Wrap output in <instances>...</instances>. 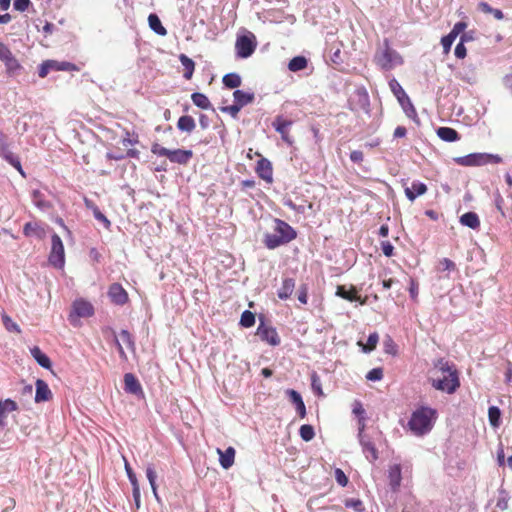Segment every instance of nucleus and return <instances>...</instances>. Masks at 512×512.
I'll return each instance as SVG.
<instances>
[{
  "mask_svg": "<svg viewBox=\"0 0 512 512\" xmlns=\"http://www.w3.org/2000/svg\"><path fill=\"white\" fill-rule=\"evenodd\" d=\"M437 411L428 406H421L412 412L407 423L408 430L416 437H423L431 432L437 420Z\"/></svg>",
  "mask_w": 512,
  "mask_h": 512,
  "instance_id": "obj_1",
  "label": "nucleus"
},
{
  "mask_svg": "<svg viewBox=\"0 0 512 512\" xmlns=\"http://www.w3.org/2000/svg\"><path fill=\"white\" fill-rule=\"evenodd\" d=\"M374 60L376 65L385 71H390L403 64L402 56L396 50L392 49L387 41H385L384 46L376 52Z\"/></svg>",
  "mask_w": 512,
  "mask_h": 512,
  "instance_id": "obj_2",
  "label": "nucleus"
},
{
  "mask_svg": "<svg viewBox=\"0 0 512 512\" xmlns=\"http://www.w3.org/2000/svg\"><path fill=\"white\" fill-rule=\"evenodd\" d=\"M454 162L465 167L482 166L488 163H501L502 158L497 154L471 153L465 156L455 157Z\"/></svg>",
  "mask_w": 512,
  "mask_h": 512,
  "instance_id": "obj_3",
  "label": "nucleus"
},
{
  "mask_svg": "<svg viewBox=\"0 0 512 512\" xmlns=\"http://www.w3.org/2000/svg\"><path fill=\"white\" fill-rule=\"evenodd\" d=\"M256 46V37L253 33L248 32L245 35L237 37L235 43L236 54L239 58H248L254 53Z\"/></svg>",
  "mask_w": 512,
  "mask_h": 512,
  "instance_id": "obj_4",
  "label": "nucleus"
},
{
  "mask_svg": "<svg viewBox=\"0 0 512 512\" xmlns=\"http://www.w3.org/2000/svg\"><path fill=\"white\" fill-rule=\"evenodd\" d=\"M49 263L58 269L63 268L65 264L64 245L61 238L57 234H53L51 238Z\"/></svg>",
  "mask_w": 512,
  "mask_h": 512,
  "instance_id": "obj_5",
  "label": "nucleus"
},
{
  "mask_svg": "<svg viewBox=\"0 0 512 512\" xmlns=\"http://www.w3.org/2000/svg\"><path fill=\"white\" fill-rule=\"evenodd\" d=\"M431 385L436 390L452 394L460 386L459 376L458 374H452V377L449 375H443L441 378L432 379Z\"/></svg>",
  "mask_w": 512,
  "mask_h": 512,
  "instance_id": "obj_6",
  "label": "nucleus"
},
{
  "mask_svg": "<svg viewBox=\"0 0 512 512\" xmlns=\"http://www.w3.org/2000/svg\"><path fill=\"white\" fill-rule=\"evenodd\" d=\"M94 313V307L90 302L78 299L73 303V313L70 314L69 320L72 325H78V317H90Z\"/></svg>",
  "mask_w": 512,
  "mask_h": 512,
  "instance_id": "obj_7",
  "label": "nucleus"
},
{
  "mask_svg": "<svg viewBox=\"0 0 512 512\" xmlns=\"http://www.w3.org/2000/svg\"><path fill=\"white\" fill-rule=\"evenodd\" d=\"M0 156L5 159L9 164L15 167L22 175L24 172L21 167L20 160L10 150V143L8 142L7 136L0 131Z\"/></svg>",
  "mask_w": 512,
  "mask_h": 512,
  "instance_id": "obj_8",
  "label": "nucleus"
},
{
  "mask_svg": "<svg viewBox=\"0 0 512 512\" xmlns=\"http://www.w3.org/2000/svg\"><path fill=\"white\" fill-rule=\"evenodd\" d=\"M0 60L4 63L8 74H16L22 68L10 49L2 42H0Z\"/></svg>",
  "mask_w": 512,
  "mask_h": 512,
  "instance_id": "obj_9",
  "label": "nucleus"
},
{
  "mask_svg": "<svg viewBox=\"0 0 512 512\" xmlns=\"http://www.w3.org/2000/svg\"><path fill=\"white\" fill-rule=\"evenodd\" d=\"M256 335L272 346L280 344V338L275 328L266 325L263 321L259 324Z\"/></svg>",
  "mask_w": 512,
  "mask_h": 512,
  "instance_id": "obj_10",
  "label": "nucleus"
},
{
  "mask_svg": "<svg viewBox=\"0 0 512 512\" xmlns=\"http://www.w3.org/2000/svg\"><path fill=\"white\" fill-rule=\"evenodd\" d=\"M292 124L293 122L291 120L285 119L283 116H277L272 122V127L281 135L282 140L288 144H292V140L289 136V129Z\"/></svg>",
  "mask_w": 512,
  "mask_h": 512,
  "instance_id": "obj_11",
  "label": "nucleus"
},
{
  "mask_svg": "<svg viewBox=\"0 0 512 512\" xmlns=\"http://www.w3.org/2000/svg\"><path fill=\"white\" fill-rule=\"evenodd\" d=\"M274 230L285 244L289 243L297 236L296 231L289 224L280 219H275Z\"/></svg>",
  "mask_w": 512,
  "mask_h": 512,
  "instance_id": "obj_12",
  "label": "nucleus"
},
{
  "mask_svg": "<svg viewBox=\"0 0 512 512\" xmlns=\"http://www.w3.org/2000/svg\"><path fill=\"white\" fill-rule=\"evenodd\" d=\"M108 297L116 305H124L128 301L126 290L118 283H114L109 287Z\"/></svg>",
  "mask_w": 512,
  "mask_h": 512,
  "instance_id": "obj_13",
  "label": "nucleus"
},
{
  "mask_svg": "<svg viewBox=\"0 0 512 512\" xmlns=\"http://www.w3.org/2000/svg\"><path fill=\"white\" fill-rule=\"evenodd\" d=\"M359 443L362 447V452L365 455L366 459L373 463L378 459V451L372 442L371 438L367 436L359 437Z\"/></svg>",
  "mask_w": 512,
  "mask_h": 512,
  "instance_id": "obj_14",
  "label": "nucleus"
},
{
  "mask_svg": "<svg viewBox=\"0 0 512 512\" xmlns=\"http://www.w3.org/2000/svg\"><path fill=\"white\" fill-rule=\"evenodd\" d=\"M193 157L192 150L187 149H174L170 150L168 159L172 163H177L180 165H186Z\"/></svg>",
  "mask_w": 512,
  "mask_h": 512,
  "instance_id": "obj_15",
  "label": "nucleus"
},
{
  "mask_svg": "<svg viewBox=\"0 0 512 512\" xmlns=\"http://www.w3.org/2000/svg\"><path fill=\"white\" fill-rule=\"evenodd\" d=\"M124 386L126 392L136 396H143L141 384L132 373H126L124 375Z\"/></svg>",
  "mask_w": 512,
  "mask_h": 512,
  "instance_id": "obj_16",
  "label": "nucleus"
},
{
  "mask_svg": "<svg viewBox=\"0 0 512 512\" xmlns=\"http://www.w3.org/2000/svg\"><path fill=\"white\" fill-rule=\"evenodd\" d=\"M427 192V186L423 182L415 180L410 187L405 188V195L410 201H414L418 196Z\"/></svg>",
  "mask_w": 512,
  "mask_h": 512,
  "instance_id": "obj_17",
  "label": "nucleus"
},
{
  "mask_svg": "<svg viewBox=\"0 0 512 512\" xmlns=\"http://www.w3.org/2000/svg\"><path fill=\"white\" fill-rule=\"evenodd\" d=\"M258 176L268 182L272 181V165L271 162L265 158L259 160L256 166Z\"/></svg>",
  "mask_w": 512,
  "mask_h": 512,
  "instance_id": "obj_18",
  "label": "nucleus"
},
{
  "mask_svg": "<svg viewBox=\"0 0 512 512\" xmlns=\"http://www.w3.org/2000/svg\"><path fill=\"white\" fill-rule=\"evenodd\" d=\"M52 396L51 390L48 387L47 383L41 379L36 381V394H35V402H43L48 401Z\"/></svg>",
  "mask_w": 512,
  "mask_h": 512,
  "instance_id": "obj_19",
  "label": "nucleus"
},
{
  "mask_svg": "<svg viewBox=\"0 0 512 512\" xmlns=\"http://www.w3.org/2000/svg\"><path fill=\"white\" fill-rule=\"evenodd\" d=\"M103 332V335L104 337L107 339V340H111L112 343L116 346L117 350H118V353H119V356L122 360L126 361L127 360V355L123 349V346L119 340V337L116 335L115 331L109 327L107 328H103L102 330Z\"/></svg>",
  "mask_w": 512,
  "mask_h": 512,
  "instance_id": "obj_20",
  "label": "nucleus"
},
{
  "mask_svg": "<svg viewBox=\"0 0 512 512\" xmlns=\"http://www.w3.org/2000/svg\"><path fill=\"white\" fill-rule=\"evenodd\" d=\"M217 453L222 468L229 469L234 464L235 449L233 447H228L225 451L218 448Z\"/></svg>",
  "mask_w": 512,
  "mask_h": 512,
  "instance_id": "obj_21",
  "label": "nucleus"
},
{
  "mask_svg": "<svg viewBox=\"0 0 512 512\" xmlns=\"http://www.w3.org/2000/svg\"><path fill=\"white\" fill-rule=\"evenodd\" d=\"M388 478L392 490H397L402 480L401 466L399 464H394L389 467Z\"/></svg>",
  "mask_w": 512,
  "mask_h": 512,
  "instance_id": "obj_22",
  "label": "nucleus"
},
{
  "mask_svg": "<svg viewBox=\"0 0 512 512\" xmlns=\"http://www.w3.org/2000/svg\"><path fill=\"white\" fill-rule=\"evenodd\" d=\"M17 408V403L11 399L0 401V426L5 425L7 415L12 411L17 410Z\"/></svg>",
  "mask_w": 512,
  "mask_h": 512,
  "instance_id": "obj_23",
  "label": "nucleus"
},
{
  "mask_svg": "<svg viewBox=\"0 0 512 512\" xmlns=\"http://www.w3.org/2000/svg\"><path fill=\"white\" fill-rule=\"evenodd\" d=\"M30 353L41 367L45 369H51L52 364L49 357L44 354L39 347L34 346L30 349Z\"/></svg>",
  "mask_w": 512,
  "mask_h": 512,
  "instance_id": "obj_24",
  "label": "nucleus"
},
{
  "mask_svg": "<svg viewBox=\"0 0 512 512\" xmlns=\"http://www.w3.org/2000/svg\"><path fill=\"white\" fill-rule=\"evenodd\" d=\"M295 289V281L292 278L283 280L281 287L278 290V297L282 300L288 299Z\"/></svg>",
  "mask_w": 512,
  "mask_h": 512,
  "instance_id": "obj_25",
  "label": "nucleus"
},
{
  "mask_svg": "<svg viewBox=\"0 0 512 512\" xmlns=\"http://www.w3.org/2000/svg\"><path fill=\"white\" fill-rule=\"evenodd\" d=\"M437 136L445 142H455L459 140L458 132L450 127H440L437 129Z\"/></svg>",
  "mask_w": 512,
  "mask_h": 512,
  "instance_id": "obj_26",
  "label": "nucleus"
},
{
  "mask_svg": "<svg viewBox=\"0 0 512 512\" xmlns=\"http://www.w3.org/2000/svg\"><path fill=\"white\" fill-rule=\"evenodd\" d=\"M460 223L471 229H477L480 226V220L475 212H466L460 217Z\"/></svg>",
  "mask_w": 512,
  "mask_h": 512,
  "instance_id": "obj_27",
  "label": "nucleus"
},
{
  "mask_svg": "<svg viewBox=\"0 0 512 512\" xmlns=\"http://www.w3.org/2000/svg\"><path fill=\"white\" fill-rule=\"evenodd\" d=\"M234 102L238 104L241 108L245 105L251 103L254 100V94L245 92L243 90H235L233 92Z\"/></svg>",
  "mask_w": 512,
  "mask_h": 512,
  "instance_id": "obj_28",
  "label": "nucleus"
},
{
  "mask_svg": "<svg viewBox=\"0 0 512 512\" xmlns=\"http://www.w3.org/2000/svg\"><path fill=\"white\" fill-rule=\"evenodd\" d=\"M149 27L152 31L160 36H165L167 34V30L162 25L159 17L156 14H150L148 16Z\"/></svg>",
  "mask_w": 512,
  "mask_h": 512,
  "instance_id": "obj_29",
  "label": "nucleus"
},
{
  "mask_svg": "<svg viewBox=\"0 0 512 512\" xmlns=\"http://www.w3.org/2000/svg\"><path fill=\"white\" fill-rule=\"evenodd\" d=\"M195 121L191 116H181L177 122V128L180 131L191 133L195 129Z\"/></svg>",
  "mask_w": 512,
  "mask_h": 512,
  "instance_id": "obj_30",
  "label": "nucleus"
},
{
  "mask_svg": "<svg viewBox=\"0 0 512 512\" xmlns=\"http://www.w3.org/2000/svg\"><path fill=\"white\" fill-rule=\"evenodd\" d=\"M435 368H437L443 375H449L450 377H452V374H458L455 365L445 359H439L435 363Z\"/></svg>",
  "mask_w": 512,
  "mask_h": 512,
  "instance_id": "obj_31",
  "label": "nucleus"
},
{
  "mask_svg": "<svg viewBox=\"0 0 512 512\" xmlns=\"http://www.w3.org/2000/svg\"><path fill=\"white\" fill-rule=\"evenodd\" d=\"M389 87L394 96L397 98L398 102L405 100L407 102L408 95L400 85V83L395 79L391 78L389 80Z\"/></svg>",
  "mask_w": 512,
  "mask_h": 512,
  "instance_id": "obj_32",
  "label": "nucleus"
},
{
  "mask_svg": "<svg viewBox=\"0 0 512 512\" xmlns=\"http://www.w3.org/2000/svg\"><path fill=\"white\" fill-rule=\"evenodd\" d=\"M23 233L25 236H35L37 238L44 237V230L37 224L28 222L24 225Z\"/></svg>",
  "mask_w": 512,
  "mask_h": 512,
  "instance_id": "obj_33",
  "label": "nucleus"
},
{
  "mask_svg": "<svg viewBox=\"0 0 512 512\" xmlns=\"http://www.w3.org/2000/svg\"><path fill=\"white\" fill-rule=\"evenodd\" d=\"M191 99H192V102L194 103V105H196L197 107H199L201 109L211 108V103H210L208 97L203 93L194 92L191 95Z\"/></svg>",
  "mask_w": 512,
  "mask_h": 512,
  "instance_id": "obj_34",
  "label": "nucleus"
},
{
  "mask_svg": "<svg viewBox=\"0 0 512 512\" xmlns=\"http://www.w3.org/2000/svg\"><path fill=\"white\" fill-rule=\"evenodd\" d=\"M179 60L185 70L184 77L186 79H190L193 75L194 68H195L194 61L192 59H190L188 56H186L185 54H181L179 56Z\"/></svg>",
  "mask_w": 512,
  "mask_h": 512,
  "instance_id": "obj_35",
  "label": "nucleus"
},
{
  "mask_svg": "<svg viewBox=\"0 0 512 512\" xmlns=\"http://www.w3.org/2000/svg\"><path fill=\"white\" fill-rule=\"evenodd\" d=\"M264 244L268 249H275L285 243L279 237V235L274 231L271 234H266L264 238Z\"/></svg>",
  "mask_w": 512,
  "mask_h": 512,
  "instance_id": "obj_36",
  "label": "nucleus"
},
{
  "mask_svg": "<svg viewBox=\"0 0 512 512\" xmlns=\"http://www.w3.org/2000/svg\"><path fill=\"white\" fill-rule=\"evenodd\" d=\"M307 66V59L303 56H296L292 58L288 64L290 71L297 72L303 70Z\"/></svg>",
  "mask_w": 512,
  "mask_h": 512,
  "instance_id": "obj_37",
  "label": "nucleus"
},
{
  "mask_svg": "<svg viewBox=\"0 0 512 512\" xmlns=\"http://www.w3.org/2000/svg\"><path fill=\"white\" fill-rule=\"evenodd\" d=\"M378 341H379L378 333L373 332L368 336L366 345H363L361 342H358V344L360 346H362V351L364 353H370L371 351H373L376 348Z\"/></svg>",
  "mask_w": 512,
  "mask_h": 512,
  "instance_id": "obj_38",
  "label": "nucleus"
},
{
  "mask_svg": "<svg viewBox=\"0 0 512 512\" xmlns=\"http://www.w3.org/2000/svg\"><path fill=\"white\" fill-rule=\"evenodd\" d=\"M223 84L231 89L237 88L241 85V77L237 73H229L223 77Z\"/></svg>",
  "mask_w": 512,
  "mask_h": 512,
  "instance_id": "obj_39",
  "label": "nucleus"
},
{
  "mask_svg": "<svg viewBox=\"0 0 512 512\" xmlns=\"http://www.w3.org/2000/svg\"><path fill=\"white\" fill-rule=\"evenodd\" d=\"M501 411L496 406H491L488 409V418L491 426L498 427L500 425Z\"/></svg>",
  "mask_w": 512,
  "mask_h": 512,
  "instance_id": "obj_40",
  "label": "nucleus"
},
{
  "mask_svg": "<svg viewBox=\"0 0 512 512\" xmlns=\"http://www.w3.org/2000/svg\"><path fill=\"white\" fill-rule=\"evenodd\" d=\"M399 104L401 105V107L404 110L407 117H409L413 120H415L417 118V112H416L409 97H407V102L405 100H402L399 102Z\"/></svg>",
  "mask_w": 512,
  "mask_h": 512,
  "instance_id": "obj_41",
  "label": "nucleus"
},
{
  "mask_svg": "<svg viewBox=\"0 0 512 512\" xmlns=\"http://www.w3.org/2000/svg\"><path fill=\"white\" fill-rule=\"evenodd\" d=\"M336 295L348 301L359 300V297L356 295L355 290L347 291L343 286L337 287Z\"/></svg>",
  "mask_w": 512,
  "mask_h": 512,
  "instance_id": "obj_42",
  "label": "nucleus"
},
{
  "mask_svg": "<svg viewBox=\"0 0 512 512\" xmlns=\"http://www.w3.org/2000/svg\"><path fill=\"white\" fill-rule=\"evenodd\" d=\"M146 476H147V479L149 481V484L153 490V493L155 495V497H158L157 495V486H156V478H157V475H156V472H155V469L152 465H148L147 468H146Z\"/></svg>",
  "mask_w": 512,
  "mask_h": 512,
  "instance_id": "obj_43",
  "label": "nucleus"
},
{
  "mask_svg": "<svg viewBox=\"0 0 512 512\" xmlns=\"http://www.w3.org/2000/svg\"><path fill=\"white\" fill-rule=\"evenodd\" d=\"M299 433H300L301 438L306 442L311 441L315 436L313 426L308 425V424L302 425L300 427Z\"/></svg>",
  "mask_w": 512,
  "mask_h": 512,
  "instance_id": "obj_44",
  "label": "nucleus"
},
{
  "mask_svg": "<svg viewBox=\"0 0 512 512\" xmlns=\"http://www.w3.org/2000/svg\"><path fill=\"white\" fill-rule=\"evenodd\" d=\"M254 323L255 315L251 311L245 310L241 315L240 324L245 328H249L252 327Z\"/></svg>",
  "mask_w": 512,
  "mask_h": 512,
  "instance_id": "obj_45",
  "label": "nucleus"
},
{
  "mask_svg": "<svg viewBox=\"0 0 512 512\" xmlns=\"http://www.w3.org/2000/svg\"><path fill=\"white\" fill-rule=\"evenodd\" d=\"M119 340L122 341L129 349L135 350V342L132 335L127 330H122L119 335Z\"/></svg>",
  "mask_w": 512,
  "mask_h": 512,
  "instance_id": "obj_46",
  "label": "nucleus"
},
{
  "mask_svg": "<svg viewBox=\"0 0 512 512\" xmlns=\"http://www.w3.org/2000/svg\"><path fill=\"white\" fill-rule=\"evenodd\" d=\"M52 63L54 65L51 66V69L55 70V71H70V70L76 69V66L70 62H65V61L58 62V61L52 60Z\"/></svg>",
  "mask_w": 512,
  "mask_h": 512,
  "instance_id": "obj_47",
  "label": "nucleus"
},
{
  "mask_svg": "<svg viewBox=\"0 0 512 512\" xmlns=\"http://www.w3.org/2000/svg\"><path fill=\"white\" fill-rule=\"evenodd\" d=\"M384 352L387 354L395 355L397 346L390 336H387L383 341Z\"/></svg>",
  "mask_w": 512,
  "mask_h": 512,
  "instance_id": "obj_48",
  "label": "nucleus"
},
{
  "mask_svg": "<svg viewBox=\"0 0 512 512\" xmlns=\"http://www.w3.org/2000/svg\"><path fill=\"white\" fill-rule=\"evenodd\" d=\"M383 378V369L380 367L371 369L366 374V379L369 381H380Z\"/></svg>",
  "mask_w": 512,
  "mask_h": 512,
  "instance_id": "obj_49",
  "label": "nucleus"
},
{
  "mask_svg": "<svg viewBox=\"0 0 512 512\" xmlns=\"http://www.w3.org/2000/svg\"><path fill=\"white\" fill-rule=\"evenodd\" d=\"M345 506L354 509L356 512H362L364 510L362 501L356 498L347 499Z\"/></svg>",
  "mask_w": 512,
  "mask_h": 512,
  "instance_id": "obj_50",
  "label": "nucleus"
},
{
  "mask_svg": "<svg viewBox=\"0 0 512 512\" xmlns=\"http://www.w3.org/2000/svg\"><path fill=\"white\" fill-rule=\"evenodd\" d=\"M2 320H3V324H4L5 328L8 331H14L16 333H20L21 332L20 327L15 322H13L12 319L9 316L3 315L2 316Z\"/></svg>",
  "mask_w": 512,
  "mask_h": 512,
  "instance_id": "obj_51",
  "label": "nucleus"
},
{
  "mask_svg": "<svg viewBox=\"0 0 512 512\" xmlns=\"http://www.w3.org/2000/svg\"><path fill=\"white\" fill-rule=\"evenodd\" d=\"M496 506L501 510H505L508 507V495L504 490L499 491V497Z\"/></svg>",
  "mask_w": 512,
  "mask_h": 512,
  "instance_id": "obj_52",
  "label": "nucleus"
},
{
  "mask_svg": "<svg viewBox=\"0 0 512 512\" xmlns=\"http://www.w3.org/2000/svg\"><path fill=\"white\" fill-rule=\"evenodd\" d=\"M151 152L157 156H165L168 158L170 149H167L165 147H162L158 143H154L151 147Z\"/></svg>",
  "mask_w": 512,
  "mask_h": 512,
  "instance_id": "obj_53",
  "label": "nucleus"
},
{
  "mask_svg": "<svg viewBox=\"0 0 512 512\" xmlns=\"http://www.w3.org/2000/svg\"><path fill=\"white\" fill-rule=\"evenodd\" d=\"M465 28H466V23L465 22H457L453 26L452 30L449 32V35L453 36V38L456 39L458 37V35L463 33Z\"/></svg>",
  "mask_w": 512,
  "mask_h": 512,
  "instance_id": "obj_54",
  "label": "nucleus"
},
{
  "mask_svg": "<svg viewBox=\"0 0 512 512\" xmlns=\"http://www.w3.org/2000/svg\"><path fill=\"white\" fill-rule=\"evenodd\" d=\"M465 28H466V23L465 22H457L453 26L452 30L449 32V35L453 36V38L456 39L458 37V35L463 33Z\"/></svg>",
  "mask_w": 512,
  "mask_h": 512,
  "instance_id": "obj_55",
  "label": "nucleus"
},
{
  "mask_svg": "<svg viewBox=\"0 0 512 512\" xmlns=\"http://www.w3.org/2000/svg\"><path fill=\"white\" fill-rule=\"evenodd\" d=\"M440 269L442 271H454L456 269V264L448 258H443L440 261Z\"/></svg>",
  "mask_w": 512,
  "mask_h": 512,
  "instance_id": "obj_56",
  "label": "nucleus"
},
{
  "mask_svg": "<svg viewBox=\"0 0 512 512\" xmlns=\"http://www.w3.org/2000/svg\"><path fill=\"white\" fill-rule=\"evenodd\" d=\"M454 41H455V39L453 38V36H450L449 34H447L446 36L442 37L441 44H442L444 53H446V54L449 53V51L451 49V46H452Z\"/></svg>",
  "mask_w": 512,
  "mask_h": 512,
  "instance_id": "obj_57",
  "label": "nucleus"
},
{
  "mask_svg": "<svg viewBox=\"0 0 512 512\" xmlns=\"http://www.w3.org/2000/svg\"><path fill=\"white\" fill-rule=\"evenodd\" d=\"M335 479H336L337 483H338L340 486H342V487H345V486L347 485V483H348V478H347V476H346V475H345V473H344L341 469H339V468H337V469L335 470Z\"/></svg>",
  "mask_w": 512,
  "mask_h": 512,
  "instance_id": "obj_58",
  "label": "nucleus"
},
{
  "mask_svg": "<svg viewBox=\"0 0 512 512\" xmlns=\"http://www.w3.org/2000/svg\"><path fill=\"white\" fill-rule=\"evenodd\" d=\"M287 394L289 395L291 402L295 406H299V404L303 403L302 397L297 391L289 389L287 390Z\"/></svg>",
  "mask_w": 512,
  "mask_h": 512,
  "instance_id": "obj_59",
  "label": "nucleus"
},
{
  "mask_svg": "<svg viewBox=\"0 0 512 512\" xmlns=\"http://www.w3.org/2000/svg\"><path fill=\"white\" fill-rule=\"evenodd\" d=\"M242 108L234 102V104L226 107H222L221 110L230 114L232 117H236Z\"/></svg>",
  "mask_w": 512,
  "mask_h": 512,
  "instance_id": "obj_60",
  "label": "nucleus"
},
{
  "mask_svg": "<svg viewBox=\"0 0 512 512\" xmlns=\"http://www.w3.org/2000/svg\"><path fill=\"white\" fill-rule=\"evenodd\" d=\"M54 65L52 63V60H48V61H45L44 63L41 64L40 66V69H39V76L41 78H44L47 76V74L49 73L51 69V66Z\"/></svg>",
  "mask_w": 512,
  "mask_h": 512,
  "instance_id": "obj_61",
  "label": "nucleus"
},
{
  "mask_svg": "<svg viewBox=\"0 0 512 512\" xmlns=\"http://www.w3.org/2000/svg\"><path fill=\"white\" fill-rule=\"evenodd\" d=\"M454 54L457 58L459 59H463L466 57V54H467V50H466V47L464 45V43H462L461 41L456 45L455 47V51H454Z\"/></svg>",
  "mask_w": 512,
  "mask_h": 512,
  "instance_id": "obj_62",
  "label": "nucleus"
},
{
  "mask_svg": "<svg viewBox=\"0 0 512 512\" xmlns=\"http://www.w3.org/2000/svg\"><path fill=\"white\" fill-rule=\"evenodd\" d=\"M298 300L301 304H306L308 301V288L302 285L298 291Z\"/></svg>",
  "mask_w": 512,
  "mask_h": 512,
  "instance_id": "obj_63",
  "label": "nucleus"
},
{
  "mask_svg": "<svg viewBox=\"0 0 512 512\" xmlns=\"http://www.w3.org/2000/svg\"><path fill=\"white\" fill-rule=\"evenodd\" d=\"M505 89L512 94V73L506 74L502 79Z\"/></svg>",
  "mask_w": 512,
  "mask_h": 512,
  "instance_id": "obj_64",
  "label": "nucleus"
}]
</instances>
